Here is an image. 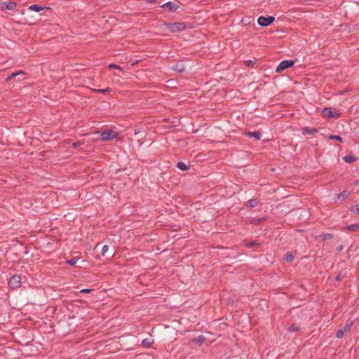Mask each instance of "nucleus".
<instances>
[{
  "mask_svg": "<svg viewBox=\"0 0 359 359\" xmlns=\"http://www.w3.org/2000/svg\"><path fill=\"white\" fill-rule=\"evenodd\" d=\"M344 160L345 162L351 163L355 160V158L353 156H346L344 157Z\"/></svg>",
  "mask_w": 359,
  "mask_h": 359,
  "instance_id": "19",
  "label": "nucleus"
},
{
  "mask_svg": "<svg viewBox=\"0 0 359 359\" xmlns=\"http://www.w3.org/2000/svg\"><path fill=\"white\" fill-rule=\"evenodd\" d=\"M246 135L250 137H253V138H255L257 140H260V138L262 137L261 133H259V132H256V131L248 132V133H246Z\"/></svg>",
  "mask_w": 359,
  "mask_h": 359,
  "instance_id": "9",
  "label": "nucleus"
},
{
  "mask_svg": "<svg viewBox=\"0 0 359 359\" xmlns=\"http://www.w3.org/2000/svg\"><path fill=\"white\" fill-rule=\"evenodd\" d=\"M337 248H338V250L341 251L343 249V245H339V246H338Z\"/></svg>",
  "mask_w": 359,
  "mask_h": 359,
  "instance_id": "36",
  "label": "nucleus"
},
{
  "mask_svg": "<svg viewBox=\"0 0 359 359\" xmlns=\"http://www.w3.org/2000/svg\"><path fill=\"white\" fill-rule=\"evenodd\" d=\"M294 64L293 60H283L276 67V71L277 72H281L282 71L292 67Z\"/></svg>",
  "mask_w": 359,
  "mask_h": 359,
  "instance_id": "5",
  "label": "nucleus"
},
{
  "mask_svg": "<svg viewBox=\"0 0 359 359\" xmlns=\"http://www.w3.org/2000/svg\"><path fill=\"white\" fill-rule=\"evenodd\" d=\"M174 69L176 70L177 72L182 73L184 71V67L182 64L178 63L175 65Z\"/></svg>",
  "mask_w": 359,
  "mask_h": 359,
  "instance_id": "16",
  "label": "nucleus"
},
{
  "mask_svg": "<svg viewBox=\"0 0 359 359\" xmlns=\"http://www.w3.org/2000/svg\"><path fill=\"white\" fill-rule=\"evenodd\" d=\"M353 323V322L351 320L348 322L344 328H346V330H349L352 327Z\"/></svg>",
  "mask_w": 359,
  "mask_h": 359,
  "instance_id": "29",
  "label": "nucleus"
},
{
  "mask_svg": "<svg viewBox=\"0 0 359 359\" xmlns=\"http://www.w3.org/2000/svg\"><path fill=\"white\" fill-rule=\"evenodd\" d=\"M336 280H341V277L340 276H337V278H336Z\"/></svg>",
  "mask_w": 359,
  "mask_h": 359,
  "instance_id": "38",
  "label": "nucleus"
},
{
  "mask_svg": "<svg viewBox=\"0 0 359 359\" xmlns=\"http://www.w3.org/2000/svg\"><path fill=\"white\" fill-rule=\"evenodd\" d=\"M294 259V256L292 253H287L285 255V260L287 262H292Z\"/></svg>",
  "mask_w": 359,
  "mask_h": 359,
  "instance_id": "23",
  "label": "nucleus"
},
{
  "mask_svg": "<svg viewBox=\"0 0 359 359\" xmlns=\"http://www.w3.org/2000/svg\"><path fill=\"white\" fill-rule=\"evenodd\" d=\"M177 166L181 170H187L188 169V166L184 162L177 163Z\"/></svg>",
  "mask_w": 359,
  "mask_h": 359,
  "instance_id": "17",
  "label": "nucleus"
},
{
  "mask_svg": "<svg viewBox=\"0 0 359 359\" xmlns=\"http://www.w3.org/2000/svg\"><path fill=\"white\" fill-rule=\"evenodd\" d=\"M148 2H150V3H154L155 1V0H147Z\"/></svg>",
  "mask_w": 359,
  "mask_h": 359,
  "instance_id": "39",
  "label": "nucleus"
},
{
  "mask_svg": "<svg viewBox=\"0 0 359 359\" xmlns=\"http://www.w3.org/2000/svg\"><path fill=\"white\" fill-rule=\"evenodd\" d=\"M16 77V74H14V72L13 74H11L8 77H7L5 81H9L10 80H11L12 79Z\"/></svg>",
  "mask_w": 359,
  "mask_h": 359,
  "instance_id": "30",
  "label": "nucleus"
},
{
  "mask_svg": "<svg viewBox=\"0 0 359 359\" xmlns=\"http://www.w3.org/2000/svg\"><path fill=\"white\" fill-rule=\"evenodd\" d=\"M322 113L325 117L327 118H338L339 114L336 111H332L330 108L325 107L322 110Z\"/></svg>",
  "mask_w": 359,
  "mask_h": 359,
  "instance_id": "6",
  "label": "nucleus"
},
{
  "mask_svg": "<svg viewBox=\"0 0 359 359\" xmlns=\"http://www.w3.org/2000/svg\"><path fill=\"white\" fill-rule=\"evenodd\" d=\"M318 132V130L316 128H311L309 129L308 128H305L303 129V133L304 134H310V135H314Z\"/></svg>",
  "mask_w": 359,
  "mask_h": 359,
  "instance_id": "14",
  "label": "nucleus"
},
{
  "mask_svg": "<svg viewBox=\"0 0 359 359\" xmlns=\"http://www.w3.org/2000/svg\"><path fill=\"white\" fill-rule=\"evenodd\" d=\"M248 205L250 207H255L258 205L259 203V201L257 198H254V199H251L250 201H248Z\"/></svg>",
  "mask_w": 359,
  "mask_h": 359,
  "instance_id": "18",
  "label": "nucleus"
},
{
  "mask_svg": "<svg viewBox=\"0 0 359 359\" xmlns=\"http://www.w3.org/2000/svg\"><path fill=\"white\" fill-rule=\"evenodd\" d=\"M140 133V130H135V135H137Z\"/></svg>",
  "mask_w": 359,
  "mask_h": 359,
  "instance_id": "37",
  "label": "nucleus"
},
{
  "mask_svg": "<svg viewBox=\"0 0 359 359\" xmlns=\"http://www.w3.org/2000/svg\"><path fill=\"white\" fill-rule=\"evenodd\" d=\"M205 337L201 335L196 338H194L192 339V341L198 345H201L205 341Z\"/></svg>",
  "mask_w": 359,
  "mask_h": 359,
  "instance_id": "13",
  "label": "nucleus"
},
{
  "mask_svg": "<svg viewBox=\"0 0 359 359\" xmlns=\"http://www.w3.org/2000/svg\"><path fill=\"white\" fill-rule=\"evenodd\" d=\"M255 245V241H253V242H252V243H248L247 245H248V246H252V245Z\"/></svg>",
  "mask_w": 359,
  "mask_h": 359,
  "instance_id": "35",
  "label": "nucleus"
},
{
  "mask_svg": "<svg viewBox=\"0 0 359 359\" xmlns=\"http://www.w3.org/2000/svg\"><path fill=\"white\" fill-rule=\"evenodd\" d=\"M274 20H275V18L273 16H269V17L260 16L257 19V23L262 27H266V26H268V25H271V23H273L274 22Z\"/></svg>",
  "mask_w": 359,
  "mask_h": 359,
  "instance_id": "3",
  "label": "nucleus"
},
{
  "mask_svg": "<svg viewBox=\"0 0 359 359\" xmlns=\"http://www.w3.org/2000/svg\"><path fill=\"white\" fill-rule=\"evenodd\" d=\"M92 291L91 289H82L80 292L81 293H89Z\"/></svg>",
  "mask_w": 359,
  "mask_h": 359,
  "instance_id": "32",
  "label": "nucleus"
},
{
  "mask_svg": "<svg viewBox=\"0 0 359 359\" xmlns=\"http://www.w3.org/2000/svg\"><path fill=\"white\" fill-rule=\"evenodd\" d=\"M108 249H109V247L108 245H105L102 247V255H104L105 253L108 251Z\"/></svg>",
  "mask_w": 359,
  "mask_h": 359,
  "instance_id": "28",
  "label": "nucleus"
},
{
  "mask_svg": "<svg viewBox=\"0 0 359 359\" xmlns=\"http://www.w3.org/2000/svg\"><path fill=\"white\" fill-rule=\"evenodd\" d=\"M349 232H355L359 230V224H353L348 225L346 228Z\"/></svg>",
  "mask_w": 359,
  "mask_h": 359,
  "instance_id": "10",
  "label": "nucleus"
},
{
  "mask_svg": "<svg viewBox=\"0 0 359 359\" xmlns=\"http://www.w3.org/2000/svg\"><path fill=\"white\" fill-rule=\"evenodd\" d=\"M29 9L30 11H35V12H39V11H42L43 9V8L40 6L34 4V5L30 6L29 7Z\"/></svg>",
  "mask_w": 359,
  "mask_h": 359,
  "instance_id": "15",
  "label": "nucleus"
},
{
  "mask_svg": "<svg viewBox=\"0 0 359 359\" xmlns=\"http://www.w3.org/2000/svg\"><path fill=\"white\" fill-rule=\"evenodd\" d=\"M153 344L154 340L149 338L144 339L142 341V345L146 348H149Z\"/></svg>",
  "mask_w": 359,
  "mask_h": 359,
  "instance_id": "11",
  "label": "nucleus"
},
{
  "mask_svg": "<svg viewBox=\"0 0 359 359\" xmlns=\"http://www.w3.org/2000/svg\"><path fill=\"white\" fill-rule=\"evenodd\" d=\"M78 260L79 257H75L71 259H67L66 262L69 265L74 266L76 264Z\"/></svg>",
  "mask_w": 359,
  "mask_h": 359,
  "instance_id": "20",
  "label": "nucleus"
},
{
  "mask_svg": "<svg viewBox=\"0 0 359 359\" xmlns=\"http://www.w3.org/2000/svg\"><path fill=\"white\" fill-rule=\"evenodd\" d=\"M108 67H109V69H119V70H121V69H121V67L120 66L116 65L113 64V63H111V64L109 65V66H108Z\"/></svg>",
  "mask_w": 359,
  "mask_h": 359,
  "instance_id": "26",
  "label": "nucleus"
},
{
  "mask_svg": "<svg viewBox=\"0 0 359 359\" xmlns=\"http://www.w3.org/2000/svg\"><path fill=\"white\" fill-rule=\"evenodd\" d=\"M118 133L113 130L103 131L101 133L100 136L103 141H109L115 139L118 137Z\"/></svg>",
  "mask_w": 359,
  "mask_h": 359,
  "instance_id": "2",
  "label": "nucleus"
},
{
  "mask_svg": "<svg viewBox=\"0 0 359 359\" xmlns=\"http://www.w3.org/2000/svg\"><path fill=\"white\" fill-rule=\"evenodd\" d=\"M162 8H167L170 11H175L178 8V6L176 4H174L173 2L169 1L164 4L162 6Z\"/></svg>",
  "mask_w": 359,
  "mask_h": 359,
  "instance_id": "8",
  "label": "nucleus"
},
{
  "mask_svg": "<svg viewBox=\"0 0 359 359\" xmlns=\"http://www.w3.org/2000/svg\"><path fill=\"white\" fill-rule=\"evenodd\" d=\"M323 240L330 239L333 238V235L331 233H325L320 236Z\"/></svg>",
  "mask_w": 359,
  "mask_h": 359,
  "instance_id": "22",
  "label": "nucleus"
},
{
  "mask_svg": "<svg viewBox=\"0 0 359 359\" xmlns=\"http://www.w3.org/2000/svg\"><path fill=\"white\" fill-rule=\"evenodd\" d=\"M328 138L330 140H337V141H339L341 142V138L340 136H338V135H330L328 137Z\"/></svg>",
  "mask_w": 359,
  "mask_h": 359,
  "instance_id": "25",
  "label": "nucleus"
},
{
  "mask_svg": "<svg viewBox=\"0 0 359 359\" xmlns=\"http://www.w3.org/2000/svg\"><path fill=\"white\" fill-rule=\"evenodd\" d=\"M298 330H299L298 327L294 325H292V326H290L288 328L289 332H296V331H298Z\"/></svg>",
  "mask_w": 359,
  "mask_h": 359,
  "instance_id": "27",
  "label": "nucleus"
},
{
  "mask_svg": "<svg viewBox=\"0 0 359 359\" xmlns=\"http://www.w3.org/2000/svg\"><path fill=\"white\" fill-rule=\"evenodd\" d=\"M137 62H134L133 64H132V66H134L135 64H137Z\"/></svg>",
  "mask_w": 359,
  "mask_h": 359,
  "instance_id": "40",
  "label": "nucleus"
},
{
  "mask_svg": "<svg viewBox=\"0 0 359 359\" xmlns=\"http://www.w3.org/2000/svg\"><path fill=\"white\" fill-rule=\"evenodd\" d=\"M95 91L101 93H105L111 92V88H104V89L95 90Z\"/></svg>",
  "mask_w": 359,
  "mask_h": 359,
  "instance_id": "24",
  "label": "nucleus"
},
{
  "mask_svg": "<svg viewBox=\"0 0 359 359\" xmlns=\"http://www.w3.org/2000/svg\"><path fill=\"white\" fill-rule=\"evenodd\" d=\"M16 6V3L14 1L1 2L0 4V8L6 10H14Z\"/></svg>",
  "mask_w": 359,
  "mask_h": 359,
  "instance_id": "7",
  "label": "nucleus"
},
{
  "mask_svg": "<svg viewBox=\"0 0 359 359\" xmlns=\"http://www.w3.org/2000/svg\"><path fill=\"white\" fill-rule=\"evenodd\" d=\"M346 331V328L339 330L336 334L337 338H341L344 336V332Z\"/></svg>",
  "mask_w": 359,
  "mask_h": 359,
  "instance_id": "21",
  "label": "nucleus"
},
{
  "mask_svg": "<svg viewBox=\"0 0 359 359\" xmlns=\"http://www.w3.org/2000/svg\"><path fill=\"white\" fill-rule=\"evenodd\" d=\"M349 196V193L347 191H344L336 195V197L341 201L347 198Z\"/></svg>",
  "mask_w": 359,
  "mask_h": 359,
  "instance_id": "12",
  "label": "nucleus"
},
{
  "mask_svg": "<svg viewBox=\"0 0 359 359\" xmlns=\"http://www.w3.org/2000/svg\"><path fill=\"white\" fill-rule=\"evenodd\" d=\"M353 211L357 214L359 213V204L355 205Z\"/></svg>",
  "mask_w": 359,
  "mask_h": 359,
  "instance_id": "33",
  "label": "nucleus"
},
{
  "mask_svg": "<svg viewBox=\"0 0 359 359\" xmlns=\"http://www.w3.org/2000/svg\"><path fill=\"white\" fill-rule=\"evenodd\" d=\"M164 25L172 32L182 31L187 28V25L184 22L165 23Z\"/></svg>",
  "mask_w": 359,
  "mask_h": 359,
  "instance_id": "1",
  "label": "nucleus"
},
{
  "mask_svg": "<svg viewBox=\"0 0 359 359\" xmlns=\"http://www.w3.org/2000/svg\"><path fill=\"white\" fill-rule=\"evenodd\" d=\"M8 285L13 289L20 287L21 286V277L19 275L13 276L8 282Z\"/></svg>",
  "mask_w": 359,
  "mask_h": 359,
  "instance_id": "4",
  "label": "nucleus"
},
{
  "mask_svg": "<svg viewBox=\"0 0 359 359\" xmlns=\"http://www.w3.org/2000/svg\"><path fill=\"white\" fill-rule=\"evenodd\" d=\"M72 145H73V147H78L79 145H80V143H79V142H74Z\"/></svg>",
  "mask_w": 359,
  "mask_h": 359,
  "instance_id": "34",
  "label": "nucleus"
},
{
  "mask_svg": "<svg viewBox=\"0 0 359 359\" xmlns=\"http://www.w3.org/2000/svg\"><path fill=\"white\" fill-rule=\"evenodd\" d=\"M14 74H16V76H20V75L24 76L25 74V72L21 71V70L15 72H14Z\"/></svg>",
  "mask_w": 359,
  "mask_h": 359,
  "instance_id": "31",
  "label": "nucleus"
}]
</instances>
